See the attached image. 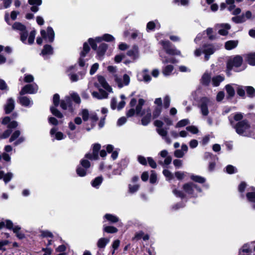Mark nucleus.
Returning <instances> with one entry per match:
<instances>
[{"label": "nucleus", "instance_id": "obj_12", "mask_svg": "<svg viewBox=\"0 0 255 255\" xmlns=\"http://www.w3.org/2000/svg\"><path fill=\"white\" fill-rule=\"evenodd\" d=\"M159 155L163 158H165L164 161H159L158 163L162 165H168L171 163L172 158L170 156H168V152L166 150H162L159 152Z\"/></svg>", "mask_w": 255, "mask_h": 255}, {"label": "nucleus", "instance_id": "obj_22", "mask_svg": "<svg viewBox=\"0 0 255 255\" xmlns=\"http://www.w3.org/2000/svg\"><path fill=\"white\" fill-rule=\"evenodd\" d=\"M19 100L20 104L25 107L31 106L33 104L32 101L26 96L19 97Z\"/></svg>", "mask_w": 255, "mask_h": 255}, {"label": "nucleus", "instance_id": "obj_2", "mask_svg": "<svg viewBox=\"0 0 255 255\" xmlns=\"http://www.w3.org/2000/svg\"><path fill=\"white\" fill-rule=\"evenodd\" d=\"M221 46V45H204L201 48L196 49L194 54L195 57H199L204 53L205 61H208L210 55L213 54L216 50L219 49Z\"/></svg>", "mask_w": 255, "mask_h": 255}, {"label": "nucleus", "instance_id": "obj_41", "mask_svg": "<svg viewBox=\"0 0 255 255\" xmlns=\"http://www.w3.org/2000/svg\"><path fill=\"white\" fill-rule=\"evenodd\" d=\"M87 170V169L79 165L77 168L76 172L79 176L83 177L86 175Z\"/></svg>", "mask_w": 255, "mask_h": 255}, {"label": "nucleus", "instance_id": "obj_39", "mask_svg": "<svg viewBox=\"0 0 255 255\" xmlns=\"http://www.w3.org/2000/svg\"><path fill=\"white\" fill-rule=\"evenodd\" d=\"M21 228L19 226H15L13 229V232L16 234V237L20 239H22L24 238V235L20 232V230Z\"/></svg>", "mask_w": 255, "mask_h": 255}, {"label": "nucleus", "instance_id": "obj_61", "mask_svg": "<svg viewBox=\"0 0 255 255\" xmlns=\"http://www.w3.org/2000/svg\"><path fill=\"white\" fill-rule=\"evenodd\" d=\"M186 129L193 134H196L199 130L197 128L194 126H190L186 127Z\"/></svg>", "mask_w": 255, "mask_h": 255}, {"label": "nucleus", "instance_id": "obj_27", "mask_svg": "<svg viewBox=\"0 0 255 255\" xmlns=\"http://www.w3.org/2000/svg\"><path fill=\"white\" fill-rule=\"evenodd\" d=\"M174 67L172 65H167L162 68V73L165 76H168L172 74Z\"/></svg>", "mask_w": 255, "mask_h": 255}, {"label": "nucleus", "instance_id": "obj_8", "mask_svg": "<svg viewBox=\"0 0 255 255\" xmlns=\"http://www.w3.org/2000/svg\"><path fill=\"white\" fill-rule=\"evenodd\" d=\"M114 81L116 84L120 88H122L124 86H127L129 85L130 82L129 76L125 74L123 75V77H121L117 74L114 75Z\"/></svg>", "mask_w": 255, "mask_h": 255}, {"label": "nucleus", "instance_id": "obj_42", "mask_svg": "<svg viewBox=\"0 0 255 255\" xmlns=\"http://www.w3.org/2000/svg\"><path fill=\"white\" fill-rule=\"evenodd\" d=\"M103 178L101 176L96 177L92 182V185L95 188H98L99 185L102 183Z\"/></svg>", "mask_w": 255, "mask_h": 255}, {"label": "nucleus", "instance_id": "obj_25", "mask_svg": "<svg viewBox=\"0 0 255 255\" xmlns=\"http://www.w3.org/2000/svg\"><path fill=\"white\" fill-rule=\"evenodd\" d=\"M225 79L223 76L217 75L214 76L212 79V83L213 86L217 87L219 86L220 83L223 82Z\"/></svg>", "mask_w": 255, "mask_h": 255}, {"label": "nucleus", "instance_id": "obj_52", "mask_svg": "<svg viewBox=\"0 0 255 255\" xmlns=\"http://www.w3.org/2000/svg\"><path fill=\"white\" fill-rule=\"evenodd\" d=\"M12 132V130L8 128L3 133L0 134V139H5L7 138Z\"/></svg>", "mask_w": 255, "mask_h": 255}, {"label": "nucleus", "instance_id": "obj_55", "mask_svg": "<svg viewBox=\"0 0 255 255\" xmlns=\"http://www.w3.org/2000/svg\"><path fill=\"white\" fill-rule=\"evenodd\" d=\"M103 39L104 41L107 42L113 41L115 40L114 37L110 34H105L103 35Z\"/></svg>", "mask_w": 255, "mask_h": 255}, {"label": "nucleus", "instance_id": "obj_62", "mask_svg": "<svg viewBox=\"0 0 255 255\" xmlns=\"http://www.w3.org/2000/svg\"><path fill=\"white\" fill-rule=\"evenodd\" d=\"M170 103V98L169 96H166L164 98L163 100V107L165 109H167L169 106Z\"/></svg>", "mask_w": 255, "mask_h": 255}, {"label": "nucleus", "instance_id": "obj_4", "mask_svg": "<svg viewBox=\"0 0 255 255\" xmlns=\"http://www.w3.org/2000/svg\"><path fill=\"white\" fill-rule=\"evenodd\" d=\"M243 58L240 55H237L233 58H230L227 64V74L228 76L231 75V71L234 69L236 72H239L240 70H238L236 68L239 67L242 64Z\"/></svg>", "mask_w": 255, "mask_h": 255}, {"label": "nucleus", "instance_id": "obj_19", "mask_svg": "<svg viewBox=\"0 0 255 255\" xmlns=\"http://www.w3.org/2000/svg\"><path fill=\"white\" fill-rule=\"evenodd\" d=\"M57 129L55 128H52L50 131V135L52 136L55 134V138L57 140H61L66 137L64 134L60 131H57Z\"/></svg>", "mask_w": 255, "mask_h": 255}, {"label": "nucleus", "instance_id": "obj_58", "mask_svg": "<svg viewBox=\"0 0 255 255\" xmlns=\"http://www.w3.org/2000/svg\"><path fill=\"white\" fill-rule=\"evenodd\" d=\"M80 165L86 169H88L90 167V163L88 160L83 159L81 160Z\"/></svg>", "mask_w": 255, "mask_h": 255}, {"label": "nucleus", "instance_id": "obj_5", "mask_svg": "<svg viewBox=\"0 0 255 255\" xmlns=\"http://www.w3.org/2000/svg\"><path fill=\"white\" fill-rule=\"evenodd\" d=\"M214 104L212 99L207 97H203L200 100V107L202 114L203 116H207L209 114V109L211 108Z\"/></svg>", "mask_w": 255, "mask_h": 255}, {"label": "nucleus", "instance_id": "obj_30", "mask_svg": "<svg viewBox=\"0 0 255 255\" xmlns=\"http://www.w3.org/2000/svg\"><path fill=\"white\" fill-rule=\"evenodd\" d=\"M245 57L250 65L255 66V52L248 54L245 56Z\"/></svg>", "mask_w": 255, "mask_h": 255}, {"label": "nucleus", "instance_id": "obj_9", "mask_svg": "<svg viewBox=\"0 0 255 255\" xmlns=\"http://www.w3.org/2000/svg\"><path fill=\"white\" fill-rule=\"evenodd\" d=\"M166 53L171 55H180L181 52L175 47H172L170 42L168 40H162L159 42Z\"/></svg>", "mask_w": 255, "mask_h": 255}, {"label": "nucleus", "instance_id": "obj_24", "mask_svg": "<svg viewBox=\"0 0 255 255\" xmlns=\"http://www.w3.org/2000/svg\"><path fill=\"white\" fill-rule=\"evenodd\" d=\"M108 48V45L106 43H101L97 50V54L99 58H101L104 55Z\"/></svg>", "mask_w": 255, "mask_h": 255}, {"label": "nucleus", "instance_id": "obj_1", "mask_svg": "<svg viewBox=\"0 0 255 255\" xmlns=\"http://www.w3.org/2000/svg\"><path fill=\"white\" fill-rule=\"evenodd\" d=\"M234 128L238 134L244 136L250 137L254 132L250 122L247 120L239 122Z\"/></svg>", "mask_w": 255, "mask_h": 255}, {"label": "nucleus", "instance_id": "obj_53", "mask_svg": "<svg viewBox=\"0 0 255 255\" xmlns=\"http://www.w3.org/2000/svg\"><path fill=\"white\" fill-rule=\"evenodd\" d=\"M245 91L246 89H245V87L241 86H238L237 92V94L241 97H245Z\"/></svg>", "mask_w": 255, "mask_h": 255}, {"label": "nucleus", "instance_id": "obj_43", "mask_svg": "<svg viewBox=\"0 0 255 255\" xmlns=\"http://www.w3.org/2000/svg\"><path fill=\"white\" fill-rule=\"evenodd\" d=\"M232 20L236 23H239L246 21V19L244 14H242L240 16L233 17L232 18Z\"/></svg>", "mask_w": 255, "mask_h": 255}, {"label": "nucleus", "instance_id": "obj_40", "mask_svg": "<svg viewBox=\"0 0 255 255\" xmlns=\"http://www.w3.org/2000/svg\"><path fill=\"white\" fill-rule=\"evenodd\" d=\"M225 89L229 97H233L235 95V89L232 85H227L225 87Z\"/></svg>", "mask_w": 255, "mask_h": 255}, {"label": "nucleus", "instance_id": "obj_13", "mask_svg": "<svg viewBox=\"0 0 255 255\" xmlns=\"http://www.w3.org/2000/svg\"><path fill=\"white\" fill-rule=\"evenodd\" d=\"M90 50V47L88 44L85 42L83 45V51L81 52L80 54V58L79 59V65L81 67H84L85 66V61L83 60V58L86 56V54L88 53Z\"/></svg>", "mask_w": 255, "mask_h": 255}, {"label": "nucleus", "instance_id": "obj_29", "mask_svg": "<svg viewBox=\"0 0 255 255\" xmlns=\"http://www.w3.org/2000/svg\"><path fill=\"white\" fill-rule=\"evenodd\" d=\"M103 40V36L101 37H97L95 39L93 38H89L88 40L92 48L94 50L97 49V45L96 44V42H100Z\"/></svg>", "mask_w": 255, "mask_h": 255}, {"label": "nucleus", "instance_id": "obj_31", "mask_svg": "<svg viewBox=\"0 0 255 255\" xmlns=\"http://www.w3.org/2000/svg\"><path fill=\"white\" fill-rule=\"evenodd\" d=\"M145 103V101L142 99H139L138 103L136 107L135 113L137 115H142L143 113L141 112V109L143 105Z\"/></svg>", "mask_w": 255, "mask_h": 255}, {"label": "nucleus", "instance_id": "obj_26", "mask_svg": "<svg viewBox=\"0 0 255 255\" xmlns=\"http://www.w3.org/2000/svg\"><path fill=\"white\" fill-rule=\"evenodd\" d=\"M151 112L149 109L146 110V114L142 118L141 120V124L143 126L147 125L150 122Z\"/></svg>", "mask_w": 255, "mask_h": 255}, {"label": "nucleus", "instance_id": "obj_64", "mask_svg": "<svg viewBox=\"0 0 255 255\" xmlns=\"http://www.w3.org/2000/svg\"><path fill=\"white\" fill-rule=\"evenodd\" d=\"M226 172L229 174H232L237 172V169L231 165H228L226 168Z\"/></svg>", "mask_w": 255, "mask_h": 255}, {"label": "nucleus", "instance_id": "obj_60", "mask_svg": "<svg viewBox=\"0 0 255 255\" xmlns=\"http://www.w3.org/2000/svg\"><path fill=\"white\" fill-rule=\"evenodd\" d=\"M20 40L21 41L24 43H26V39L27 38L28 36V32L26 30H24L23 32H21L20 33Z\"/></svg>", "mask_w": 255, "mask_h": 255}, {"label": "nucleus", "instance_id": "obj_63", "mask_svg": "<svg viewBox=\"0 0 255 255\" xmlns=\"http://www.w3.org/2000/svg\"><path fill=\"white\" fill-rule=\"evenodd\" d=\"M226 2L227 4L229 5L228 7V9L229 11H231L235 8V5L234 4V0H226Z\"/></svg>", "mask_w": 255, "mask_h": 255}, {"label": "nucleus", "instance_id": "obj_37", "mask_svg": "<svg viewBox=\"0 0 255 255\" xmlns=\"http://www.w3.org/2000/svg\"><path fill=\"white\" fill-rule=\"evenodd\" d=\"M245 89L248 95V96L250 98H254L255 97V89L252 86H245Z\"/></svg>", "mask_w": 255, "mask_h": 255}, {"label": "nucleus", "instance_id": "obj_32", "mask_svg": "<svg viewBox=\"0 0 255 255\" xmlns=\"http://www.w3.org/2000/svg\"><path fill=\"white\" fill-rule=\"evenodd\" d=\"M238 41L237 40H230L225 43V48L227 50H231L236 47L238 45Z\"/></svg>", "mask_w": 255, "mask_h": 255}, {"label": "nucleus", "instance_id": "obj_34", "mask_svg": "<svg viewBox=\"0 0 255 255\" xmlns=\"http://www.w3.org/2000/svg\"><path fill=\"white\" fill-rule=\"evenodd\" d=\"M104 218L111 223H117L119 221L118 217L111 214H106L104 216Z\"/></svg>", "mask_w": 255, "mask_h": 255}, {"label": "nucleus", "instance_id": "obj_54", "mask_svg": "<svg viewBox=\"0 0 255 255\" xmlns=\"http://www.w3.org/2000/svg\"><path fill=\"white\" fill-rule=\"evenodd\" d=\"M162 111V107H156L153 112V117L154 118L158 117Z\"/></svg>", "mask_w": 255, "mask_h": 255}, {"label": "nucleus", "instance_id": "obj_50", "mask_svg": "<svg viewBox=\"0 0 255 255\" xmlns=\"http://www.w3.org/2000/svg\"><path fill=\"white\" fill-rule=\"evenodd\" d=\"M41 236L43 238H53V234L48 230H42L40 231Z\"/></svg>", "mask_w": 255, "mask_h": 255}, {"label": "nucleus", "instance_id": "obj_36", "mask_svg": "<svg viewBox=\"0 0 255 255\" xmlns=\"http://www.w3.org/2000/svg\"><path fill=\"white\" fill-rule=\"evenodd\" d=\"M211 81V75L209 73L205 72L202 76L201 82L203 85H208Z\"/></svg>", "mask_w": 255, "mask_h": 255}, {"label": "nucleus", "instance_id": "obj_11", "mask_svg": "<svg viewBox=\"0 0 255 255\" xmlns=\"http://www.w3.org/2000/svg\"><path fill=\"white\" fill-rule=\"evenodd\" d=\"M37 91L38 86L36 84L33 83L32 84H27L23 87L20 92V94L21 95H23L25 94H32L36 93Z\"/></svg>", "mask_w": 255, "mask_h": 255}, {"label": "nucleus", "instance_id": "obj_57", "mask_svg": "<svg viewBox=\"0 0 255 255\" xmlns=\"http://www.w3.org/2000/svg\"><path fill=\"white\" fill-rule=\"evenodd\" d=\"M20 134V131L18 130H15L11 135L9 138V142H11L15 140Z\"/></svg>", "mask_w": 255, "mask_h": 255}, {"label": "nucleus", "instance_id": "obj_15", "mask_svg": "<svg viewBox=\"0 0 255 255\" xmlns=\"http://www.w3.org/2000/svg\"><path fill=\"white\" fill-rule=\"evenodd\" d=\"M75 66H71L67 69V73L70 80L72 82H77L79 80L78 76L73 73V72H75Z\"/></svg>", "mask_w": 255, "mask_h": 255}, {"label": "nucleus", "instance_id": "obj_18", "mask_svg": "<svg viewBox=\"0 0 255 255\" xmlns=\"http://www.w3.org/2000/svg\"><path fill=\"white\" fill-rule=\"evenodd\" d=\"M108 93L107 91L103 90V89H100L99 92H93L92 95L93 97L98 99H103L108 98Z\"/></svg>", "mask_w": 255, "mask_h": 255}, {"label": "nucleus", "instance_id": "obj_16", "mask_svg": "<svg viewBox=\"0 0 255 255\" xmlns=\"http://www.w3.org/2000/svg\"><path fill=\"white\" fill-rule=\"evenodd\" d=\"M98 80L101 86L104 88L107 91V92L109 93L113 92L112 88L107 82L104 77L102 76H99L98 77Z\"/></svg>", "mask_w": 255, "mask_h": 255}, {"label": "nucleus", "instance_id": "obj_59", "mask_svg": "<svg viewBox=\"0 0 255 255\" xmlns=\"http://www.w3.org/2000/svg\"><path fill=\"white\" fill-rule=\"evenodd\" d=\"M36 32L34 30L31 31L28 37V42L29 44H31L33 43Z\"/></svg>", "mask_w": 255, "mask_h": 255}, {"label": "nucleus", "instance_id": "obj_17", "mask_svg": "<svg viewBox=\"0 0 255 255\" xmlns=\"http://www.w3.org/2000/svg\"><path fill=\"white\" fill-rule=\"evenodd\" d=\"M53 53V50L52 47L50 45L46 44L44 45L43 49L41 51V54L44 58V59H46L48 58V56L51 55H52Z\"/></svg>", "mask_w": 255, "mask_h": 255}, {"label": "nucleus", "instance_id": "obj_21", "mask_svg": "<svg viewBox=\"0 0 255 255\" xmlns=\"http://www.w3.org/2000/svg\"><path fill=\"white\" fill-rule=\"evenodd\" d=\"M14 108V101L12 98L7 100V103L5 106V112L6 114L10 113Z\"/></svg>", "mask_w": 255, "mask_h": 255}, {"label": "nucleus", "instance_id": "obj_10", "mask_svg": "<svg viewBox=\"0 0 255 255\" xmlns=\"http://www.w3.org/2000/svg\"><path fill=\"white\" fill-rule=\"evenodd\" d=\"M40 34L42 37L47 42L50 43L53 42L55 37V33L51 27H48L46 31L44 30H41Z\"/></svg>", "mask_w": 255, "mask_h": 255}, {"label": "nucleus", "instance_id": "obj_35", "mask_svg": "<svg viewBox=\"0 0 255 255\" xmlns=\"http://www.w3.org/2000/svg\"><path fill=\"white\" fill-rule=\"evenodd\" d=\"M161 60L163 63H176V59L174 57L169 56H163L161 53H160Z\"/></svg>", "mask_w": 255, "mask_h": 255}, {"label": "nucleus", "instance_id": "obj_33", "mask_svg": "<svg viewBox=\"0 0 255 255\" xmlns=\"http://www.w3.org/2000/svg\"><path fill=\"white\" fill-rule=\"evenodd\" d=\"M221 28L219 30V33L222 35H226L228 34V30L230 28L228 24H222L221 25Z\"/></svg>", "mask_w": 255, "mask_h": 255}, {"label": "nucleus", "instance_id": "obj_48", "mask_svg": "<svg viewBox=\"0 0 255 255\" xmlns=\"http://www.w3.org/2000/svg\"><path fill=\"white\" fill-rule=\"evenodd\" d=\"M104 231L108 233H115L118 232V229L113 226H104Z\"/></svg>", "mask_w": 255, "mask_h": 255}, {"label": "nucleus", "instance_id": "obj_56", "mask_svg": "<svg viewBox=\"0 0 255 255\" xmlns=\"http://www.w3.org/2000/svg\"><path fill=\"white\" fill-rule=\"evenodd\" d=\"M101 145L98 143L95 144L93 147V152L94 153L95 157H98V152L100 149Z\"/></svg>", "mask_w": 255, "mask_h": 255}, {"label": "nucleus", "instance_id": "obj_14", "mask_svg": "<svg viewBox=\"0 0 255 255\" xmlns=\"http://www.w3.org/2000/svg\"><path fill=\"white\" fill-rule=\"evenodd\" d=\"M42 0H28V3L32 5L30 10L33 12H37L39 8V6L41 5Z\"/></svg>", "mask_w": 255, "mask_h": 255}, {"label": "nucleus", "instance_id": "obj_51", "mask_svg": "<svg viewBox=\"0 0 255 255\" xmlns=\"http://www.w3.org/2000/svg\"><path fill=\"white\" fill-rule=\"evenodd\" d=\"M249 201L255 202V192H249L246 195Z\"/></svg>", "mask_w": 255, "mask_h": 255}, {"label": "nucleus", "instance_id": "obj_6", "mask_svg": "<svg viewBox=\"0 0 255 255\" xmlns=\"http://www.w3.org/2000/svg\"><path fill=\"white\" fill-rule=\"evenodd\" d=\"M184 191L191 197H197L201 192V189L197 185L193 183L185 184L183 186Z\"/></svg>", "mask_w": 255, "mask_h": 255}, {"label": "nucleus", "instance_id": "obj_38", "mask_svg": "<svg viewBox=\"0 0 255 255\" xmlns=\"http://www.w3.org/2000/svg\"><path fill=\"white\" fill-rule=\"evenodd\" d=\"M12 28L15 30H19L20 32L26 30L25 26L20 22H15L12 25Z\"/></svg>", "mask_w": 255, "mask_h": 255}, {"label": "nucleus", "instance_id": "obj_23", "mask_svg": "<svg viewBox=\"0 0 255 255\" xmlns=\"http://www.w3.org/2000/svg\"><path fill=\"white\" fill-rule=\"evenodd\" d=\"M155 27L157 28H159L160 27V24L157 20L148 22L146 25V30L147 31L152 30Z\"/></svg>", "mask_w": 255, "mask_h": 255}, {"label": "nucleus", "instance_id": "obj_28", "mask_svg": "<svg viewBox=\"0 0 255 255\" xmlns=\"http://www.w3.org/2000/svg\"><path fill=\"white\" fill-rule=\"evenodd\" d=\"M109 242V239L106 238H101L98 240L97 246L99 249H104Z\"/></svg>", "mask_w": 255, "mask_h": 255}, {"label": "nucleus", "instance_id": "obj_7", "mask_svg": "<svg viewBox=\"0 0 255 255\" xmlns=\"http://www.w3.org/2000/svg\"><path fill=\"white\" fill-rule=\"evenodd\" d=\"M82 117L84 121L86 122L90 120L92 125H95L96 123L98 120V117L97 114L94 112H89L87 109H82L81 113L79 114Z\"/></svg>", "mask_w": 255, "mask_h": 255}, {"label": "nucleus", "instance_id": "obj_44", "mask_svg": "<svg viewBox=\"0 0 255 255\" xmlns=\"http://www.w3.org/2000/svg\"><path fill=\"white\" fill-rule=\"evenodd\" d=\"M50 111L52 114L55 117L58 118H62L63 117L62 114L54 107H51L50 108Z\"/></svg>", "mask_w": 255, "mask_h": 255}, {"label": "nucleus", "instance_id": "obj_45", "mask_svg": "<svg viewBox=\"0 0 255 255\" xmlns=\"http://www.w3.org/2000/svg\"><path fill=\"white\" fill-rule=\"evenodd\" d=\"M168 129V128H157L156 131L163 138L167 135Z\"/></svg>", "mask_w": 255, "mask_h": 255}, {"label": "nucleus", "instance_id": "obj_46", "mask_svg": "<svg viewBox=\"0 0 255 255\" xmlns=\"http://www.w3.org/2000/svg\"><path fill=\"white\" fill-rule=\"evenodd\" d=\"M189 123L190 122L188 119L181 120L177 123L175 127L177 128L183 127L188 125Z\"/></svg>", "mask_w": 255, "mask_h": 255}, {"label": "nucleus", "instance_id": "obj_3", "mask_svg": "<svg viewBox=\"0 0 255 255\" xmlns=\"http://www.w3.org/2000/svg\"><path fill=\"white\" fill-rule=\"evenodd\" d=\"M72 100L77 104H80L81 102V99L78 95L73 93L70 96H66L61 101L60 107L63 110H68L72 112L74 109L72 105Z\"/></svg>", "mask_w": 255, "mask_h": 255}, {"label": "nucleus", "instance_id": "obj_20", "mask_svg": "<svg viewBox=\"0 0 255 255\" xmlns=\"http://www.w3.org/2000/svg\"><path fill=\"white\" fill-rule=\"evenodd\" d=\"M127 55L130 57L133 60L137 59L139 56L137 47L134 46L132 49L128 51Z\"/></svg>", "mask_w": 255, "mask_h": 255}, {"label": "nucleus", "instance_id": "obj_47", "mask_svg": "<svg viewBox=\"0 0 255 255\" xmlns=\"http://www.w3.org/2000/svg\"><path fill=\"white\" fill-rule=\"evenodd\" d=\"M191 179L192 180L200 183H203L205 182L206 180L205 178L204 177L197 175H192L191 176Z\"/></svg>", "mask_w": 255, "mask_h": 255}, {"label": "nucleus", "instance_id": "obj_49", "mask_svg": "<svg viewBox=\"0 0 255 255\" xmlns=\"http://www.w3.org/2000/svg\"><path fill=\"white\" fill-rule=\"evenodd\" d=\"M139 185L138 184L132 185L129 184L128 185L129 192L130 193H134L139 189Z\"/></svg>", "mask_w": 255, "mask_h": 255}]
</instances>
